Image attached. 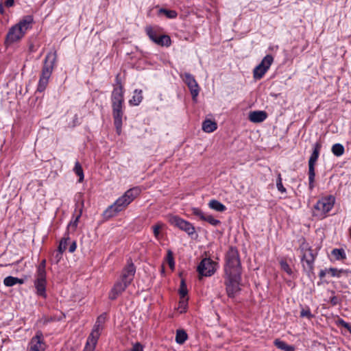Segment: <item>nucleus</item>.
<instances>
[{
    "instance_id": "4be33fe9",
    "label": "nucleus",
    "mask_w": 351,
    "mask_h": 351,
    "mask_svg": "<svg viewBox=\"0 0 351 351\" xmlns=\"http://www.w3.org/2000/svg\"><path fill=\"white\" fill-rule=\"evenodd\" d=\"M143 99V91L140 89H135L133 92L132 98L129 100L130 106H138Z\"/></svg>"
},
{
    "instance_id": "cd10ccee",
    "label": "nucleus",
    "mask_w": 351,
    "mask_h": 351,
    "mask_svg": "<svg viewBox=\"0 0 351 351\" xmlns=\"http://www.w3.org/2000/svg\"><path fill=\"white\" fill-rule=\"evenodd\" d=\"M349 271L343 269H338L337 268L330 267L328 269V274L332 277L340 278L343 274H348Z\"/></svg>"
},
{
    "instance_id": "4c0bfd02",
    "label": "nucleus",
    "mask_w": 351,
    "mask_h": 351,
    "mask_svg": "<svg viewBox=\"0 0 351 351\" xmlns=\"http://www.w3.org/2000/svg\"><path fill=\"white\" fill-rule=\"evenodd\" d=\"M276 186H277L278 190L280 193H285L287 192L286 189L284 187V186L282 184V180L281 174L280 173H278V178H277V180H276Z\"/></svg>"
},
{
    "instance_id": "ea45409f",
    "label": "nucleus",
    "mask_w": 351,
    "mask_h": 351,
    "mask_svg": "<svg viewBox=\"0 0 351 351\" xmlns=\"http://www.w3.org/2000/svg\"><path fill=\"white\" fill-rule=\"evenodd\" d=\"M3 284L6 287H12V286L16 285V277L10 276L5 278L3 280Z\"/></svg>"
},
{
    "instance_id": "a18cd8bd",
    "label": "nucleus",
    "mask_w": 351,
    "mask_h": 351,
    "mask_svg": "<svg viewBox=\"0 0 351 351\" xmlns=\"http://www.w3.org/2000/svg\"><path fill=\"white\" fill-rule=\"evenodd\" d=\"M127 351H143V347L139 343H136Z\"/></svg>"
},
{
    "instance_id": "2f4dec72",
    "label": "nucleus",
    "mask_w": 351,
    "mask_h": 351,
    "mask_svg": "<svg viewBox=\"0 0 351 351\" xmlns=\"http://www.w3.org/2000/svg\"><path fill=\"white\" fill-rule=\"evenodd\" d=\"M81 215H82V210H80V213L75 217V219L71 221L70 223L68 224V226H67L68 230H71L73 232L75 230Z\"/></svg>"
},
{
    "instance_id": "8fccbe9b",
    "label": "nucleus",
    "mask_w": 351,
    "mask_h": 351,
    "mask_svg": "<svg viewBox=\"0 0 351 351\" xmlns=\"http://www.w3.org/2000/svg\"><path fill=\"white\" fill-rule=\"evenodd\" d=\"M327 273H328V269H322L319 273V278H323L326 276Z\"/></svg>"
},
{
    "instance_id": "3c124183",
    "label": "nucleus",
    "mask_w": 351,
    "mask_h": 351,
    "mask_svg": "<svg viewBox=\"0 0 351 351\" xmlns=\"http://www.w3.org/2000/svg\"><path fill=\"white\" fill-rule=\"evenodd\" d=\"M14 0H6L5 5L7 7H12L14 5Z\"/></svg>"
},
{
    "instance_id": "4d7b16f0",
    "label": "nucleus",
    "mask_w": 351,
    "mask_h": 351,
    "mask_svg": "<svg viewBox=\"0 0 351 351\" xmlns=\"http://www.w3.org/2000/svg\"><path fill=\"white\" fill-rule=\"evenodd\" d=\"M27 351H31V350H28V349H27Z\"/></svg>"
},
{
    "instance_id": "b1692460",
    "label": "nucleus",
    "mask_w": 351,
    "mask_h": 351,
    "mask_svg": "<svg viewBox=\"0 0 351 351\" xmlns=\"http://www.w3.org/2000/svg\"><path fill=\"white\" fill-rule=\"evenodd\" d=\"M274 344L278 349L284 351H295V348L293 346L288 345L285 341L279 339H275Z\"/></svg>"
},
{
    "instance_id": "c03bdc74",
    "label": "nucleus",
    "mask_w": 351,
    "mask_h": 351,
    "mask_svg": "<svg viewBox=\"0 0 351 351\" xmlns=\"http://www.w3.org/2000/svg\"><path fill=\"white\" fill-rule=\"evenodd\" d=\"M96 344H93L89 341H87L86 345L83 351H94Z\"/></svg>"
},
{
    "instance_id": "bb28decb",
    "label": "nucleus",
    "mask_w": 351,
    "mask_h": 351,
    "mask_svg": "<svg viewBox=\"0 0 351 351\" xmlns=\"http://www.w3.org/2000/svg\"><path fill=\"white\" fill-rule=\"evenodd\" d=\"M165 226V224L162 222H158L156 224L152 226V230L155 238L157 240H160L161 239L160 235V230H162Z\"/></svg>"
},
{
    "instance_id": "20e7f679",
    "label": "nucleus",
    "mask_w": 351,
    "mask_h": 351,
    "mask_svg": "<svg viewBox=\"0 0 351 351\" xmlns=\"http://www.w3.org/2000/svg\"><path fill=\"white\" fill-rule=\"evenodd\" d=\"M33 21V16L27 15L24 16L19 23L12 26L7 34L5 43L10 45L20 40L24 36L27 30L31 27Z\"/></svg>"
},
{
    "instance_id": "4468645a",
    "label": "nucleus",
    "mask_w": 351,
    "mask_h": 351,
    "mask_svg": "<svg viewBox=\"0 0 351 351\" xmlns=\"http://www.w3.org/2000/svg\"><path fill=\"white\" fill-rule=\"evenodd\" d=\"M106 319V314H102L97 317L95 324L93 327V329L90 336L88 337L87 341H89L90 343H93V344L97 343V340L100 336L101 332L104 329V326Z\"/></svg>"
},
{
    "instance_id": "1a4fd4ad",
    "label": "nucleus",
    "mask_w": 351,
    "mask_h": 351,
    "mask_svg": "<svg viewBox=\"0 0 351 351\" xmlns=\"http://www.w3.org/2000/svg\"><path fill=\"white\" fill-rule=\"evenodd\" d=\"M241 274H224V285L228 296L234 298L239 293Z\"/></svg>"
},
{
    "instance_id": "f3484780",
    "label": "nucleus",
    "mask_w": 351,
    "mask_h": 351,
    "mask_svg": "<svg viewBox=\"0 0 351 351\" xmlns=\"http://www.w3.org/2000/svg\"><path fill=\"white\" fill-rule=\"evenodd\" d=\"M183 77L184 82L190 90L193 100L195 101L199 93V86L196 80L193 75L189 73H185Z\"/></svg>"
},
{
    "instance_id": "7ed1b4c3",
    "label": "nucleus",
    "mask_w": 351,
    "mask_h": 351,
    "mask_svg": "<svg viewBox=\"0 0 351 351\" xmlns=\"http://www.w3.org/2000/svg\"><path fill=\"white\" fill-rule=\"evenodd\" d=\"M136 272V268L132 263H129L123 269L122 274L109 293V298L111 300L117 299L121 294L129 285L132 282Z\"/></svg>"
},
{
    "instance_id": "423d86ee",
    "label": "nucleus",
    "mask_w": 351,
    "mask_h": 351,
    "mask_svg": "<svg viewBox=\"0 0 351 351\" xmlns=\"http://www.w3.org/2000/svg\"><path fill=\"white\" fill-rule=\"evenodd\" d=\"M224 272L225 274H241L239 252L235 247H230L226 254Z\"/></svg>"
},
{
    "instance_id": "473e14b6",
    "label": "nucleus",
    "mask_w": 351,
    "mask_h": 351,
    "mask_svg": "<svg viewBox=\"0 0 351 351\" xmlns=\"http://www.w3.org/2000/svg\"><path fill=\"white\" fill-rule=\"evenodd\" d=\"M73 171L79 176V182H82L84 180V172L78 161L75 162Z\"/></svg>"
},
{
    "instance_id": "72a5a7b5",
    "label": "nucleus",
    "mask_w": 351,
    "mask_h": 351,
    "mask_svg": "<svg viewBox=\"0 0 351 351\" xmlns=\"http://www.w3.org/2000/svg\"><path fill=\"white\" fill-rule=\"evenodd\" d=\"M69 240V234L64 237L61 241H60L58 250L60 252H64L66 249V246L68 244V241Z\"/></svg>"
},
{
    "instance_id": "9b49d317",
    "label": "nucleus",
    "mask_w": 351,
    "mask_h": 351,
    "mask_svg": "<svg viewBox=\"0 0 351 351\" xmlns=\"http://www.w3.org/2000/svg\"><path fill=\"white\" fill-rule=\"evenodd\" d=\"M147 35L151 40L159 46L169 47L171 45V38L168 35H161L158 34L156 28L147 27L145 28Z\"/></svg>"
},
{
    "instance_id": "f8f14e48",
    "label": "nucleus",
    "mask_w": 351,
    "mask_h": 351,
    "mask_svg": "<svg viewBox=\"0 0 351 351\" xmlns=\"http://www.w3.org/2000/svg\"><path fill=\"white\" fill-rule=\"evenodd\" d=\"M274 62V58L271 55L265 56L261 63L257 65L253 71V77L255 80H261L267 71L269 70V67Z\"/></svg>"
},
{
    "instance_id": "5701e85b",
    "label": "nucleus",
    "mask_w": 351,
    "mask_h": 351,
    "mask_svg": "<svg viewBox=\"0 0 351 351\" xmlns=\"http://www.w3.org/2000/svg\"><path fill=\"white\" fill-rule=\"evenodd\" d=\"M217 128V123L210 119H206L202 123V130L207 133L214 132Z\"/></svg>"
},
{
    "instance_id": "412c9836",
    "label": "nucleus",
    "mask_w": 351,
    "mask_h": 351,
    "mask_svg": "<svg viewBox=\"0 0 351 351\" xmlns=\"http://www.w3.org/2000/svg\"><path fill=\"white\" fill-rule=\"evenodd\" d=\"M249 120L255 123L263 122L267 118V114L263 110H255L249 113Z\"/></svg>"
},
{
    "instance_id": "79ce46f5",
    "label": "nucleus",
    "mask_w": 351,
    "mask_h": 351,
    "mask_svg": "<svg viewBox=\"0 0 351 351\" xmlns=\"http://www.w3.org/2000/svg\"><path fill=\"white\" fill-rule=\"evenodd\" d=\"M280 263L281 269L283 271L287 272L288 274H291L292 273L291 269L290 268L289 264L286 261H281Z\"/></svg>"
},
{
    "instance_id": "09e8293b",
    "label": "nucleus",
    "mask_w": 351,
    "mask_h": 351,
    "mask_svg": "<svg viewBox=\"0 0 351 351\" xmlns=\"http://www.w3.org/2000/svg\"><path fill=\"white\" fill-rule=\"evenodd\" d=\"M63 252H60V251L58 250V252L54 255V258L56 259V263H58L60 260L62 258V254Z\"/></svg>"
},
{
    "instance_id": "f704fd0d",
    "label": "nucleus",
    "mask_w": 351,
    "mask_h": 351,
    "mask_svg": "<svg viewBox=\"0 0 351 351\" xmlns=\"http://www.w3.org/2000/svg\"><path fill=\"white\" fill-rule=\"evenodd\" d=\"M166 260L171 269L173 270L175 268V261L173 258V254L172 251L170 250L167 251Z\"/></svg>"
},
{
    "instance_id": "58836bf2",
    "label": "nucleus",
    "mask_w": 351,
    "mask_h": 351,
    "mask_svg": "<svg viewBox=\"0 0 351 351\" xmlns=\"http://www.w3.org/2000/svg\"><path fill=\"white\" fill-rule=\"evenodd\" d=\"M315 171H308V188L312 191L314 188Z\"/></svg>"
},
{
    "instance_id": "aec40b11",
    "label": "nucleus",
    "mask_w": 351,
    "mask_h": 351,
    "mask_svg": "<svg viewBox=\"0 0 351 351\" xmlns=\"http://www.w3.org/2000/svg\"><path fill=\"white\" fill-rule=\"evenodd\" d=\"M111 101L112 104H124V88L121 84L119 86L114 88L111 95Z\"/></svg>"
},
{
    "instance_id": "5fc2aeb1",
    "label": "nucleus",
    "mask_w": 351,
    "mask_h": 351,
    "mask_svg": "<svg viewBox=\"0 0 351 351\" xmlns=\"http://www.w3.org/2000/svg\"><path fill=\"white\" fill-rule=\"evenodd\" d=\"M29 50H30L31 51H34V47H33V45H30V47H29Z\"/></svg>"
},
{
    "instance_id": "864d4df0",
    "label": "nucleus",
    "mask_w": 351,
    "mask_h": 351,
    "mask_svg": "<svg viewBox=\"0 0 351 351\" xmlns=\"http://www.w3.org/2000/svg\"><path fill=\"white\" fill-rule=\"evenodd\" d=\"M3 12H4L3 5L2 3H0V13L3 14Z\"/></svg>"
},
{
    "instance_id": "a878e982",
    "label": "nucleus",
    "mask_w": 351,
    "mask_h": 351,
    "mask_svg": "<svg viewBox=\"0 0 351 351\" xmlns=\"http://www.w3.org/2000/svg\"><path fill=\"white\" fill-rule=\"evenodd\" d=\"M188 338V335L185 330H178L176 331V341L178 344H183Z\"/></svg>"
},
{
    "instance_id": "603ef678",
    "label": "nucleus",
    "mask_w": 351,
    "mask_h": 351,
    "mask_svg": "<svg viewBox=\"0 0 351 351\" xmlns=\"http://www.w3.org/2000/svg\"><path fill=\"white\" fill-rule=\"evenodd\" d=\"M24 280L22 278H19L16 277V284H20L22 285L24 283Z\"/></svg>"
},
{
    "instance_id": "f03ea898",
    "label": "nucleus",
    "mask_w": 351,
    "mask_h": 351,
    "mask_svg": "<svg viewBox=\"0 0 351 351\" xmlns=\"http://www.w3.org/2000/svg\"><path fill=\"white\" fill-rule=\"evenodd\" d=\"M57 52L51 50L46 55L40 74V78L38 84L37 91L41 93L44 91L49 83V80L52 75L57 62Z\"/></svg>"
},
{
    "instance_id": "39448f33",
    "label": "nucleus",
    "mask_w": 351,
    "mask_h": 351,
    "mask_svg": "<svg viewBox=\"0 0 351 351\" xmlns=\"http://www.w3.org/2000/svg\"><path fill=\"white\" fill-rule=\"evenodd\" d=\"M46 260L43 259L41 261L38 266L37 267L36 272L35 274L34 287L36 289V293L38 296L44 298H47L46 294Z\"/></svg>"
},
{
    "instance_id": "0eeeda50",
    "label": "nucleus",
    "mask_w": 351,
    "mask_h": 351,
    "mask_svg": "<svg viewBox=\"0 0 351 351\" xmlns=\"http://www.w3.org/2000/svg\"><path fill=\"white\" fill-rule=\"evenodd\" d=\"M299 249L304 269L308 272H312L314 269V262L317 254L313 253V250L305 241L302 242Z\"/></svg>"
},
{
    "instance_id": "dca6fc26",
    "label": "nucleus",
    "mask_w": 351,
    "mask_h": 351,
    "mask_svg": "<svg viewBox=\"0 0 351 351\" xmlns=\"http://www.w3.org/2000/svg\"><path fill=\"white\" fill-rule=\"evenodd\" d=\"M197 271L202 276H210L215 272V262L210 258H204L197 267Z\"/></svg>"
},
{
    "instance_id": "a211bd4d",
    "label": "nucleus",
    "mask_w": 351,
    "mask_h": 351,
    "mask_svg": "<svg viewBox=\"0 0 351 351\" xmlns=\"http://www.w3.org/2000/svg\"><path fill=\"white\" fill-rule=\"evenodd\" d=\"M191 211L192 214L199 217L200 220L206 221L213 226H217L221 224V221L219 220L215 219L213 215L203 212L199 208H192Z\"/></svg>"
},
{
    "instance_id": "c9c22d12",
    "label": "nucleus",
    "mask_w": 351,
    "mask_h": 351,
    "mask_svg": "<svg viewBox=\"0 0 351 351\" xmlns=\"http://www.w3.org/2000/svg\"><path fill=\"white\" fill-rule=\"evenodd\" d=\"M159 12L160 13L164 14L168 19H175L178 16L177 12L172 10L161 8Z\"/></svg>"
},
{
    "instance_id": "e433bc0d",
    "label": "nucleus",
    "mask_w": 351,
    "mask_h": 351,
    "mask_svg": "<svg viewBox=\"0 0 351 351\" xmlns=\"http://www.w3.org/2000/svg\"><path fill=\"white\" fill-rule=\"evenodd\" d=\"M179 294L180 298H186L188 294V290L186 287V285L184 280H181L180 286L179 289Z\"/></svg>"
},
{
    "instance_id": "ddd939ff",
    "label": "nucleus",
    "mask_w": 351,
    "mask_h": 351,
    "mask_svg": "<svg viewBox=\"0 0 351 351\" xmlns=\"http://www.w3.org/2000/svg\"><path fill=\"white\" fill-rule=\"evenodd\" d=\"M47 345L43 334L41 331L38 330L28 343L27 349L31 351H45Z\"/></svg>"
},
{
    "instance_id": "c756f323",
    "label": "nucleus",
    "mask_w": 351,
    "mask_h": 351,
    "mask_svg": "<svg viewBox=\"0 0 351 351\" xmlns=\"http://www.w3.org/2000/svg\"><path fill=\"white\" fill-rule=\"evenodd\" d=\"M188 306V298H180L178 310L180 313H185Z\"/></svg>"
},
{
    "instance_id": "9d476101",
    "label": "nucleus",
    "mask_w": 351,
    "mask_h": 351,
    "mask_svg": "<svg viewBox=\"0 0 351 351\" xmlns=\"http://www.w3.org/2000/svg\"><path fill=\"white\" fill-rule=\"evenodd\" d=\"M168 221L171 226L185 232L189 236H192L195 233L194 226L191 222L178 215L169 216Z\"/></svg>"
},
{
    "instance_id": "6ab92c4d",
    "label": "nucleus",
    "mask_w": 351,
    "mask_h": 351,
    "mask_svg": "<svg viewBox=\"0 0 351 351\" xmlns=\"http://www.w3.org/2000/svg\"><path fill=\"white\" fill-rule=\"evenodd\" d=\"M313 152L308 160V171H315V165L319 156L322 143L320 142H316L313 145Z\"/></svg>"
},
{
    "instance_id": "a19ab883",
    "label": "nucleus",
    "mask_w": 351,
    "mask_h": 351,
    "mask_svg": "<svg viewBox=\"0 0 351 351\" xmlns=\"http://www.w3.org/2000/svg\"><path fill=\"white\" fill-rule=\"evenodd\" d=\"M313 315L311 312V310L308 307L306 308H302L300 311V317H307L308 319H311L313 317Z\"/></svg>"
},
{
    "instance_id": "7c9ffc66",
    "label": "nucleus",
    "mask_w": 351,
    "mask_h": 351,
    "mask_svg": "<svg viewBox=\"0 0 351 351\" xmlns=\"http://www.w3.org/2000/svg\"><path fill=\"white\" fill-rule=\"evenodd\" d=\"M332 254L335 257L337 260H343L346 258L345 251L343 249H333Z\"/></svg>"
},
{
    "instance_id": "c85d7f7f",
    "label": "nucleus",
    "mask_w": 351,
    "mask_h": 351,
    "mask_svg": "<svg viewBox=\"0 0 351 351\" xmlns=\"http://www.w3.org/2000/svg\"><path fill=\"white\" fill-rule=\"evenodd\" d=\"M331 151L336 156H341L344 153V147L340 143H335L332 146Z\"/></svg>"
},
{
    "instance_id": "6e6552de",
    "label": "nucleus",
    "mask_w": 351,
    "mask_h": 351,
    "mask_svg": "<svg viewBox=\"0 0 351 351\" xmlns=\"http://www.w3.org/2000/svg\"><path fill=\"white\" fill-rule=\"evenodd\" d=\"M335 203V197L332 195H326L319 199L313 207L314 216L319 218H325Z\"/></svg>"
},
{
    "instance_id": "393cba45",
    "label": "nucleus",
    "mask_w": 351,
    "mask_h": 351,
    "mask_svg": "<svg viewBox=\"0 0 351 351\" xmlns=\"http://www.w3.org/2000/svg\"><path fill=\"white\" fill-rule=\"evenodd\" d=\"M208 206L210 208L218 212H223L226 210V207L216 199H211L208 203Z\"/></svg>"
},
{
    "instance_id": "37998d69",
    "label": "nucleus",
    "mask_w": 351,
    "mask_h": 351,
    "mask_svg": "<svg viewBox=\"0 0 351 351\" xmlns=\"http://www.w3.org/2000/svg\"><path fill=\"white\" fill-rule=\"evenodd\" d=\"M341 302V300L339 298H338L337 296L336 295H332L330 297V303L332 305V306H336L339 304H340Z\"/></svg>"
},
{
    "instance_id": "6e6d98bb",
    "label": "nucleus",
    "mask_w": 351,
    "mask_h": 351,
    "mask_svg": "<svg viewBox=\"0 0 351 351\" xmlns=\"http://www.w3.org/2000/svg\"><path fill=\"white\" fill-rule=\"evenodd\" d=\"M347 330L350 332L351 334V325L349 326V327L347 328Z\"/></svg>"
},
{
    "instance_id": "2eb2a0df",
    "label": "nucleus",
    "mask_w": 351,
    "mask_h": 351,
    "mask_svg": "<svg viewBox=\"0 0 351 351\" xmlns=\"http://www.w3.org/2000/svg\"><path fill=\"white\" fill-rule=\"evenodd\" d=\"M112 108L114 124L116 127L118 134H120L122 127V119L123 116V104L112 103Z\"/></svg>"
},
{
    "instance_id": "de8ad7c7",
    "label": "nucleus",
    "mask_w": 351,
    "mask_h": 351,
    "mask_svg": "<svg viewBox=\"0 0 351 351\" xmlns=\"http://www.w3.org/2000/svg\"><path fill=\"white\" fill-rule=\"evenodd\" d=\"M76 247H77L76 242L73 241L69 248V252L72 253V252H75L76 250Z\"/></svg>"
},
{
    "instance_id": "f257e3e1",
    "label": "nucleus",
    "mask_w": 351,
    "mask_h": 351,
    "mask_svg": "<svg viewBox=\"0 0 351 351\" xmlns=\"http://www.w3.org/2000/svg\"><path fill=\"white\" fill-rule=\"evenodd\" d=\"M141 193L138 186H135L126 191L112 205L109 206L104 212L106 219H110L119 213L124 210Z\"/></svg>"
},
{
    "instance_id": "49530a36",
    "label": "nucleus",
    "mask_w": 351,
    "mask_h": 351,
    "mask_svg": "<svg viewBox=\"0 0 351 351\" xmlns=\"http://www.w3.org/2000/svg\"><path fill=\"white\" fill-rule=\"evenodd\" d=\"M338 323L340 326H343V328H348L349 327V326L350 325V324H348V322H345L343 319H339L338 321Z\"/></svg>"
}]
</instances>
